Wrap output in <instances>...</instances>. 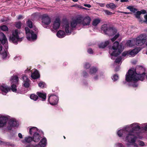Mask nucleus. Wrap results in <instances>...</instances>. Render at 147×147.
Returning a JSON list of instances; mask_svg holds the SVG:
<instances>
[{
	"label": "nucleus",
	"instance_id": "obj_1",
	"mask_svg": "<svg viewBox=\"0 0 147 147\" xmlns=\"http://www.w3.org/2000/svg\"><path fill=\"white\" fill-rule=\"evenodd\" d=\"M139 125V123H134L126 126V129L128 130L129 133L126 137L125 141L131 144L134 145L135 147H137V145L135 143L137 137L134 133L135 131H138L141 129Z\"/></svg>",
	"mask_w": 147,
	"mask_h": 147
},
{
	"label": "nucleus",
	"instance_id": "obj_2",
	"mask_svg": "<svg viewBox=\"0 0 147 147\" xmlns=\"http://www.w3.org/2000/svg\"><path fill=\"white\" fill-rule=\"evenodd\" d=\"M146 76V73L142 74H137L134 71L129 70L126 75L125 80L127 82H137L140 80L142 81Z\"/></svg>",
	"mask_w": 147,
	"mask_h": 147
},
{
	"label": "nucleus",
	"instance_id": "obj_3",
	"mask_svg": "<svg viewBox=\"0 0 147 147\" xmlns=\"http://www.w3.org/2000/svg\"><path fill=\"white\" fill-rule=\"evenodd\" d=\"M119 42L116 41L113 43L112 47L109 48V52L111 56V58L112 59H114V57L119 55L123 49L122 44H120L119 45Z\"/></svg>",
	"mask_w": 147,
	"mask_h": 147
},
{
	"label": "nucleus",
	"instance_id": "obj_4",
	"mask_svg": "<svg viewBox=\"0 0 147 147\" xmlns=\"http://www.w3.org/2000/svg\"><path fill=\"white\" fill-rule=\"evenodd\" d=\"M24 36L23 33L16 30L12 31L11 34L10 36L9 39L14 44H17L18 42H21L23 40Z\"/></svg>",
	"mask_w": 147,
	"mask_h": 147
},
{
	"label": "nucleus",
	"instance_id": "obj_5",
	"mask_svg": "<svg viewBox=\"0 0 147 147\" xmlns=\"http://www.w3.org/2000/svg\"><path fill=\"white\" fill-rule=\"evenodd\" d=\"M77 25V23L75 20L71 21L70 23L68 22L65 21L63 22V28L65 29L66 33L68 35H69Z\"/></svg>",
	"mask_w": 147,
	"mask_h": 147
},
{
	"label": "nucleus",
	"instance_id": "obj_6",
	"mask_svg": "<svg viewBox=\"0 0 147 147\" xmlns=\"http://www.w3.org/2000/svg\"><path fill=\"white\" fill-rule=\"evenodd\" d=\"M77 24H80L83 26H89L90 22L91 19L88 16L84 17L80 16L75 20Z\"/></svg>",
	"mask_w": 147,
	"mask_h": 147
},
{
	"label": "nucleus",
	"instance_id": "obj_7",
	"mask_svg": "<svg viewBox=\"0 0 147 147\" xmlns=\"http://www.w3.org/2000/svg\"><path fill=\"white\" fill-rule=\"evenodd\" d=\"M147 39L146 34H140L136 37L135 41L136 44L139 46H141L144 45L146 42Z\"/></svg>",
	"mask_w": 147,
	"mask_h": 147
},
{
	"label": "nucleus",
	"instance_id": "obj_8",
	"mask_svg": "<svg viewBox=\"0 0 147 147\" xmlns=\"http://www.w3.org/2000/svg\"><path fill=\"white\" fill-rule=\"evenodd\" d=\"M25 30L27 38L28 40H33L36 39V35L33 31H30L29 29L27 27L25 28Z\"/></svg>",
	"mask_w": 147,
	"mask_h": 147
},
{
	"label": "nucleus",
	"instance_id": "obj_9",
	"mask_svg": "<svg viewBox=\"0 0 147 147\" xmlns=\"http://www.w3.org/2000/svg\"><path fill=\"white\" fill-rule=\"evenodd\" d=\"M0 40L2 44H5L4 47L7 50L8 47L7 40L4 34L2 33H0Z\"/></svg>",
	"mask_w": 147,
	"mask_h": 147
},
{
	"label": "nucleus",
	"instance_id": "obj_10",
	"mask_svg": "<svg viewBox=\"0 0 147 147\" xmlns=\"http://www.w3.org/2000/svg\"><path fill=\"white\" fill-rule=\"evenodd\" d=\"M49 100L50 103L52 105L56 104L58 100V98L57 96L54 95H51L49 96Z\"/></svg>",
	"mask_w": 147,
	"mask_h": 147
},
{
	"label": "nucleus",
	"instance_id": "obj_11",
	"mask_svg": "<svg viewBox=\"0 0 147 147\" xmlns=\"http://www.w3.org/2000/svg\"><path fill=\"white\" fill-rule=\"evenodd\" d=\"M8 117L0 114V127H3L6 123L7 121L8 120Z\"/></svg>",
	"mask_w": 147,
	"mask_h": 147
},
{
	"label": "nucleus",
	"instance_id": "obj_12",
	"mask_svg": "<svg viewBox=\"0 0 147 147\" xmlns=\"http://www.w3.org/2000/svg\"><path fill=\"white\" fill-rule=\"evenodd\" d=\"M129 133L128 130L126 129V126L122 129H121L118 131L117 134L119 137H122L124 136L125 134L126 136Z\"/></svg>",
	"mask_w": 147,
	"mask_h": 147
},
{
	"label": "nucleus",
	"instance_id": "obj_13",
	"mask_svg": "<svg viewBox=\"0 0 147 147\" xmlns=\"http://www.w3.org/2000/svg\"><path fill=\"white\" fill-rule=\"evenodd\" d=\"M42 22L45 24L48 25L49 24L51 21V18L47 14H44L42 16Z\"/></svg>",
	"mask_w": 147,
	"mask_h": 147
},
{
	"label": "nucleus",
	"instance_id": "obj_14",
	"mask_svg": "<svg viewBox=\"0 0 147 147\" xmlns=\"http://www.w3.org/2000/svg\"><path fill=\"white\" fill-rule=\"evenodd\" d=\"M10 90V88L5 84H3L0 87V90L3 94L5 95Z\"/></svg>",
	"mask_w": 147,
	"mask_h": 147
},
{
	"label": "nucleus",
	"instance_id": "obj_15",
	"mask_svg": "<svg viewBox=\"0 0 147 147\" xmlns=\"http://www.w3.org/2000/svg\"><path fill=\"white\" fill-rule=\"evenodd\" d=\"M60 25V20L59 18H56L53 24V27L54 30L59 29Z\"/></svg>",
	"mask_w": 147,
	"mask_h": 147
},
{
	"label": "nucleus",
	"instance_id": "obj_16",
	"mask_svg": "<svg viewBox=\"0 0 147 147\" xmlns=\"http://www.w3.org/2000/svg\"><path fill=\"white\" fill-rule=\"evenodd\" d=\"M0 55L1 56L3 59H5L7 56V51L5 49H3L2 47L0 44Z\"/></svg>",
	"mask_w": 147,
	"mask_h": 147
},
{
	"label": "nucleus",
	"instance_id": "obj_17",
	"mask_svg": "<svg viewBox=\"0 0 147 147\" xmlns=\"http://www.w3.org/2000/svg\"><path fill=\"white\" fill-rule=\"evenodd\" d=\"M9 124L11 127H17L18 125L16 119L13 118L9 119Z\"/></svg>",
	"mask_w": 147,
	"mask_h": 147
},
{
	"label": "nucleus",
	"instance_id": "obj_18",
	"mask_svg": "<svg viewBox=\"0 0 147 147\" xmlns=\"http://www.w3.org/2000/svg\"><path fill=\"white\" fill-rule=\"evenodd\" d=\"M140 51V49L138 48H136L131 51H128L129 55L131 56L134 57Z\"/></svg>",
	"mask_w": 147,
	"mask_h": 147
},
{
	"label": "nucleus",
	"instance_id": "obj_19",
	"mask_svg": "<svg viewBox=\"0 0 147 147\" xmlns=\"http://www.w3.org/2000/svg\"><path fill=\"white\" fill-rule=\"evenodd\" d=\"M46 139L45 138H43L41 140L38 144L36 146L38 147V146H39L40 147H44L46 145Z\"/></svg>",
	"mask_w": 147,
	"mask_h": 147
},
{
	"label": "nucleus",
	"instance_id": "obj_20",
	"mask_svg": "<svg viewBox=\"0 0 147 147\" xmlns=\"http://www.w3.org/2000/svg\"><path fill=\"white\" fill-rule=\"evenodd\" d=\"M31 78L34 79H36L40 77V75L38 71L36 70H35L34 72H32Z\"/></svg>",
	"mask_w": 147,
	"mask_h": 147
},
{
	"label": "nucleus",
	"instance_id": "obj_21",
	"mask_svg": "<svg viewBox=\"0 0 147 147\" xmlns=\"http://www.w3.org/2000/svg\"><path fill=\"white\" fill-rule=\"evenodd\" d=\"M39 131H38L37 128L36 127H32L30 128L29 130L30 134L31 135H34L36 133H38Z\"/></svg>",
	"mask_w": 147,
	"mask_h": 147
},
{
	"label": "nucleus",
	"instance_id": "obj_22",
	"mask_svg": "<svg viewBox=\"0 0 147 147\" xmlns=\"http://www.w3.org/2000/svg\"><path fill=\"white\" fill-rule=\"evenodd\" d=\"M41 138V136L38 133L32 136L33 140L35 142H38Z\"/></svg>",
	"mask_w": 147,
	"mask_h": 147
},
{
	"label": "nucleus",
	"instance_id": "obj_23",
	"mask_svg": "<svg viewBox=\"0 0 147 147\" xmlns=\"http://www.w3.org/2000/svg\"><path fill=\"white\" fill-rule=\"evenodd\" d=\"M33 140L32 138L30 136H28L24 138V140H22L23 143H29Z\"/></svg>",
	"mask_w": 147,
	"mask_h": 147
},
{
	"label": "nucleus",
	"instance_id": "obj_24",
	"mask_svg": "<svg viewBox=\"0 0 147 147\" xmlns=\"http://www.w3.org/2000/svg\"><path fill=\"white\" fill-rule=\"evenodd\" d=\"M109 41L107 40L104 42H102L98 45V47L100 48H104L109 44Z\"/></svg>",
	"mask_w": 147,
	"mask_h": 147
},
{
	"label": "nucleus",
	"instance_id": "obj_25",
	"mask_svg": "<svg viewBox=\"0 0 147 147\" xmlns=\"http://www.w3.org/2000/svg\"><path fill=\"white\" fill-rule=\"evenodd\" d=\"M65 33L64 31L60 30L57 33V36L59 38L64 37L65 36Z\"/></svg>",
	"mask_w": 147,
	"mask_h": 147
},
{
	"label": "nucleus",
	"instance_id": "obj_26",
	"mask_svg": "<svg viewBox=\"0 0 147 147\" xmlns=\"http://www.w3.org/2000/svg\"><path fill=\"white\" fill-rule=\"evenodd\" d=\"M117 32V30L115 29L109 28V33H107L109 36H112L115 34Z\"/></svg>",
	"mask_w": 147,
	"mask_h": 147
},
{
	"label": "nucleus",
	"instance_id": "obj_27",
	"mask_svg": "<svg viewBox=\"0 0 147 147\" xmlns=\"http://www.w3.org/2000/svg\"><path fill=\"white\" fill-rule=\"evenodd\" d=\"M37 94L39 97L42 99V100L44 101L45 100L46 98V95L45 94L38 92Z\"/></svg>",
	"mask_w": 147,
	"mask_h": 147
},
{
	"label": "nucleus",
	"instance_id": "obj_28",
	"mask_svg": "<svg viewBox=\"0 0 147 147\" xmlns=\"http://www.w3.org/2000/svg\"><path fill=\"white\" fill-rule=\"evenodd\" d=\"M135 41L134 40H129L127 41L126 45L127 46L132 47L134 45Z\"/></svg>",
	"mask_w": 147,
	"mask_h": 147
},
{
	"label": "nucleus",
	"instance_id": "obj_29",
	"mask_svg": "<svg viewBox=\"0 0 147 147\" xmlns=\"http://www.w3.org/2000/svg\"><path fill=\"white\" fill-rule=\"evenodd\" d=\"M109 28H108L107 25L104 24L102 26L101 29L102 30H103L104 32H106L107 34V33H109Z\"/></svg>",
	"mask_w": 147,
	"mask_h": 147
},
{
	"label": "nucleus",
	"instance_id": "obj_30",
	"mask_svg": "<svg viewBox=\"0 0 147 147\" xmlns=\"http://www.w3.org/2000/svg\"><path fill=\"white\" fill-rule=\"evenodd\" d=\"M18 80V77L16 76H14L12 77L11 81L12 84H16L17 83Z\"/></svg>",
	"mask_w": 147,
	"mask_h": 147
},
{
	"label": "nucleus",
	"instance_id": "obj_31",
	"mask_svg": "<svg viewBox=\"0 0 147 147\" xmlns=\"http://www.w3.org/2000/svg\"><path fill=\"white\" fill-rule=\"evenodd\" d=\"M121 57H118L117 58L114 63V66L115 67L116 65H117V64H119L121 65Z\"/></svg>",
	"mask_w": 147,
	"mask_h": 147
},
{
	"label": "nucleus",
	"instance_id": "obj_32",
	"mask_svg": "<svg viewBox=\"0 0 147 147\" xmlns=\"http://www.w3.org/2000/svg\"><path fill=\"white\" fill-rule=\"evenodd\" d=\"M97 71V69L96 67H92L90 70L89 73L91 75L94 74Z\"/></svg>",
	"mask_w": 147,
	"mask_h": 147
},
{
	"label": "nucleus",
	"instance_id": "obj_33",
	"mask_svg": "<svg viewBox=\"0 0 147 147\" xmlns=\"http://www.w3.org/2000/svg\"><path fill=\"white\" fill-rule=\"evenodd\" d=\"M106 7L107 8L109 7L110 8L113 9L115 8L116 6L113 3H112L107 4Z\"/></svg>",
	"mask_w": 147,
	"mask_h": 147
},
{
	"label": "nucleus",
	"instance_id": "obj_34",
	"mask_svg": "<svg viewBox=\"0 0 147 147\" xmlns=\"http://www.w3.org/2000/svg\"><path fill=\"white\" fill-rule=\"evenodd\" d=\"M100 22V20L98 19H94L92 22V25L94 26H96Z\"/></svg>",
	"mask_w": 147,
	"mask_h": 147
},
{
	"label": "nucleus",
	"instance_id": "obj_35",
	"mask_svg": "<svg viewBox=\"0 0 147 147\" xmlns=\"http://www.w3.org/2000/svg\"><path fill=\"white\" fill-rule=\"evenodd\" d=\"M127 8L129 9L131 11L135 12L137 11V9L135 8H134L132 6H129L127 7Z\"/></svg>",
	"mask_w": 147,
	"mask_h": 147
},
{
	"label": "nucleus",
	"instance_id": "obj_36",
	"mask_svg": "<svg viewBox=\"0 0 147 147\" xmlns=\"http://www.w3.org/2000/svg\"><path fill=\"white\" fill-rule=\"evenodd\" d=\"M30 98L31 99L36 100L38 99V96L36 95L32 94L30 95Z\"/></svg>",
	"mask_w": 147,
	"mask_h": 147
},
{
	"label": "nucleus",
	"instance_id": "obj_37",
	"mask_svg": "<svg viewBox=\"0 0 147 147\" xmlns=\"http://www.w3.org/2000/svg\"><path fill=\"white\" fill-rule=\"evenodd\" d=\"M142 128L144 131H147V123L142 124Z\"/></svg>",
	"mask_w": 147,
	"mask_h": 147
},
{
	"label": "nucleus",
	"instance_id": "obj_38",
	"mask_svg": "<svg viewBox=\"0 0 147 147\" xmlns=\"http://www.w3.org/2000/svg\"><path fill=\"white\" fill-rule=\"evenodd\" d=\"M38 86L41 88H44L45 87L46 85L44 82H41L38 84Z\"/></svg>",
	"mask_w": 147,
	"mask_h": 147
},
{
	"label": "nucleus",
	"instance_id": "obj_39",
	"mask_svg": "<svg viewBox=\"0 0 147 147\" xmlns=\"http://www.w3.org/2000/svg\"><path fill=\"white\" fill-rule=\"evenodd\" d=\"M15 84H13L11 85V90L13 92H16L17 90V89L16 88V86Z\"/></svg>",
	"mask_w": 147,
	"mask_h": 147
},
{
	"label": "nucleus",
	"instance_id": "obj_40",
	"mask_svg": "<svg viewBox=\"0 0 147 147\" xmlns=\"http://www.w3.org/2000/svg\"><path fill=\"white\" fill-rule=\"evenodd\" d=\"M30 84V81L26 82L23 83V85L26 88H28L29 87Z\"/></svg>",
	"mask_w": 147,
	"mask_h": 147
},
{
	"label": "nucleus",
	"instance_id": "obj_41",
	"mask_svg": "<svg viewBox=\"0 0 147 147\" xmlns=\"http://www.w3.org/2000/svg\"><path fill=\"white\" fill-rule=\"evenodd\" d=\"M0 29L3 31H6L8 30V28L7 26L5 25L2 26H1Z\"/></svg>",
	"mask_w": 147,
	"mask_h": 147
},
{
	"label": "nucleus",
	"instance_id": "obj_42",
	"mask_svg": "<svg viewBox=\"0 0 147 147\" xmlns=\"http://www.w3.org/2000/svg\"><path fill=\"white\" fill-rule=\"evenodd\" d=\"M27 24L28 26L30 28L32 27V23L31 21L28 20L27 22Z\"/></svg>",
	"mask_w": 147,
	"mask_h": 147
},
{
	"label": "nucleus",
	"instance_id": "obj_43",
	"mask_svg": "<svg viewBox=\"0 0 147 147\" xmlns=\"http://www.w3.org/2000/svg\"><path fill=\"white\" fill-rule=\"evenodd\" d=\"M112 78L114 81H116L119 78L117 74H114L112 77Z\"/></svg>",
	"mask_w": 147,
	"mask_h": 147
},
{
	"label": "nucleus",
	"instance_id": "obj_44",
	"mask_svg": "<svg viewBox=\"0 0 147 147\" xmlns=\"http://www.w3.org/2000/svg\"><path fill=\"white\" fill-rule=\"evenodd\" d=\"M141 14V12L140 11H138L136 12L135 14L136 17L140 19V15Z\"/></svg>",
	"mask_w": 147,
	"mask_h": 147
},
{
	"label": "nucleus",
	"instance_id": "obj_45",
	"mask_svg": "<svg viewBox=\"0 0 147 147\" xmlns=\"http://www.w3.org/2000/svg\"><path fill=\"white\" fill-rule=\"evenodd\" d=\"M21 23L20 22H16V23L15 26L18 28H20L21 27Z\"/></svg>",
	"mask_w": 147,
	"mask_h": 147
},
{
	"label": "nucleus",
	"instance_id": "obj_46",
	"mask_svg": "<svg viewBox=\"0 0 147 147\" xmlns=\"http://www.w3.org/2000/svg\"><path fill=\"white\" fill-rule=\"evenodd\" d=\"M23 83H24V82H26L30 81V80L28 78V77L27 76H23Z\"/></svg>",
	"mask_w": 147,
	"mask_h": 147
},
{
	"label": "nucleus",
	"instance_id": "obj_47",
	"mask_svg": "<svg viewBox=\"0 0 147 147\" xmlns=\"http://www.w3.org/2000/svg\"><path fill=\"white\" fill-rule=\"evenodd\" d=\"M103 11L105 13V14L107 15H110L113 14L112 12H110L108 10H104Z\"/></svg>",
	"mask_w": 147,
	"mask_h": 147
},
{
	"label": "nucleus",
	"instance_id": "obj_48",
	"mask_svg": "<svg viewBox=\"0 0 147 147\" xmlns=\"http://www.w3.org/2000/svg\"><path fill=\"white\" fill-rule=\"evenodd\" d=\"M119 36V34L117 33L114 36V37L111 39V40L113 42Z\"/></svg>",
	"mask_w": 147,
	"mask_h": 147
},
{
	"label": "nucleus",
	"instance_id": "obj_49",
	"mask_svg": "<svg viewBox=\"0 0 147 147\" xmlns=\"http://www.w3.org/2000/svg\"><path fill=\"white\" fill-rule=\"evenodd\" d=\"M115 147H125L121 143H117L115 145Z\"/></svg>",
	"mask_w": 147,
	"mask_h": 147
},
{
	"label": "nucleus",
	"instance_id": "obj_50",
	"mask_svg": "<svg viewBox=\"0 0 147 147\" xmlns=\"http://www.w3.org/2000/svg\"><path fill=\"white\" fill-rule=\"evenodd\" d=\"M122 55L123 56H128L129 55V54L128 53V51H126L122 53Z\"/></svg>",
	"mask_w": 147,
	"mask_h": 147
},
{
	"label": "nucleus",
	"instance_id": "obj_51",
	"mask_svg": "<svg viewBox=\"0 0 147 147\" xmlns=\"http://www.w3.org/2000/svg\"><path fill=\"white\" fill-rule=\"evenodd\" d=\"M90 67V64L88 63H86L84 65V67L85 68L88 69Z\"/></svg>",
	"mask_w": 147,
	"mask_h": 147
},
{
	"label": "nucleus",
	"instance_id": "obj_52",
	"mask_svg": "<svg viewBox=\"0 0 147 147\" xmlns=\"http://www.w3.org/2000/svg\"><path fill=\"white\" fill-rule=\"evenodd\" d=\"M144 18L145 19L144 20L143 22L147 24V14L144 16Z\"/></svg>",
	"mask_w": 147,
	"mask_h": 147
},
{
	"label": "nucleus",
	"instance_id": "obj_53",
	"mask_svg": "<svg viewBox=\"0 0 147 147\" xmlns=\"http://www.w3.org/2000/svg\"><path fill=\"white\" fill-rule=\"evenodd\" d=\"M88 53L91 54L93 53V51L91 49H89L88 50Z\"/></svg>",
	"mask_w": 147,
	"mask_h": 147
},
{
	"label": "nucleus",
	"instance_id": "obj_54",
	"mask_svg": "<svg viewBox=\"0 0 147 147\" xmlns=\"http://www.w3.org/2000/svg\"><path fill=\"white\" fill-rule=\"evenodd\" d=\"M139 144L140 146H144V144L143 142L142 141H140L139 142Z\"/></svg>",
	"mask_w": 147,
	"mask_h": 147
},
{
	"label": "nucleus",
	"instance_id": "obj_55",
	"mask_svg": "<svg viewBox=\"0 0 147 147\" xmlns=\"http://www.w3.org/2000/svg\"><path fill=\"white\" fill-rule=\"evenodd\" d=\"M119 65H117V66L115 67V70L116 71H117L119 70Z\"/></svg>",
	"mask_w": 147,
	"mask_h": 147
},
{
	"label": "nucleus",
	"instance_id": "obj_56",
	"mask_svg": "<svg viewBox=\"0 0 147 147\" xmlns=\"http://www.w3.org/2000/svg\"><path fill=\"white\" fill-rule=\"evenodd\" d=\"M84 5L85 7H88V8H90L91 7V6L90 4H84Z\"/></svg>",
	"mask_w": 147,
	"mask_h": 147
},
{
	"label": "nucleus",
	"instance_id": "obj_57",
	"mask_svg": "<svg viewBox=\"0 0 147 147\" xmlns=\"http://www.w3.org/2000/svg\"><path fill=\"white\" fill-rule=\"evenodd\" d=\"M23 18V17L21 15H20L18 16V20H20Z\"/></svg>",
	"mask_w": 147,
	"mask_h": 147
},
{
	"label": "nucleus",
	"instance_id": "obj_58",
	"mask_svg": "<svg viewBox=\"0 0 147 147\" xmlns=\"http://www.w3.org/2000/svg\"><path fill=\"white\" fill-rule=\"evenodd\" d=\"M141 12V14H144L146 13V11L145 10L143 9L141 10L140 11Z\"/></svg>",
	"mask_w": 147,
	"mask_h": 147
},
{
	"label": "nucleus",
	"instance_id": "obj_59",
	"mask_svg": "<svg viewBox=\"0 0 147 147\" xmlns=\"http://www.w3.org/2000/svg\"><path fill=\"white\" fill-rule=\"evenodd\" d=\"M120 13H123L125 14H129L131 13L130 12H124V11H120Z\"/></svg>",
	"mask_w": 147,
	"mask_h": 147
},
{
	"label": "nucleus",
	"instance_id": "obj_60",
	"mask_svg": "<svg viewBox=\"0 0 147 147\" xmlns=\"http://www.w3.org/2000/svg\"><path fill=\"white\" fill-rule=\"evenodd\" d=\"M98 4H99V5L101 7H103L105 5V4L104 3H99Z\"/></svg>",
	"mask_w": 147,
	"mask_h": 147
},
{
	"label": "nucleus",
	"instance_id": "obj_61",
	"mask_svg": "<svg viewBox=\"0 0 147 147\" xmlns=\"http://www.w3.org/2000/svg\"><path fill=\"white\" fill-rule=\"evenodd\" d=\"M18 136L21 139H22V136L21 134V133H19L18 134Z\"/></svg>",
	"mask_w": 147,
	"mask_h": 147
},
{
	"label": "nucleus",
	"instance_id": "obj_62",
	"mask_svg": "<svg viewBox=\"0 0 147 147\" xmlns=\"http://www.w3.org/2000/svg\"><path fill=\"white\" fill-rule=\"evenodd\" d=\"M120 1L121 2H128L129 1L128 0H121Z\"/></svg>",
	"mask_w": 147,
	"mask_h": 147
},
{
	"label": "nucleus",
	"instance_id": "obj_63",
	"mask_svg": "<svg viewBox=\"0 0 147 147\" xmlns=\"http://www.w3.org/2000/svg\"><path fill=\"white\" fill-rule=\"evenodd\" d=\"M132 86L133 87H137L138 86V85L136 84H132Z\"/></svg>",
	"mask_w": 147,
	"mask_h": 147
},
{
	"label": "nucleus",
	"instance_id": "obj_64",
	"mask_svg": "<svg viewBox=\"0 0 147 147\" xmlns=\"http://www.w3.org/2000/svg\"><path fill=\"white\" fill-rule=\"evenodd\" d=\"M83 74H84L83 76L84 77H85L86 76H87V73L86 72H84L83 73Z\"/></svg>",
	"mask_w": 147,
	"mask_h": 147
}]
</instances>
